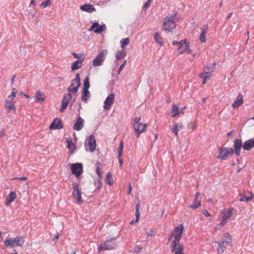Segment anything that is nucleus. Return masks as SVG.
Returning a JSON list of instances; mask_svg holds the SVG:
<instances>
[{
  "instance_id": "nucleus-1",
  "label": "nucleus",
  "mask_w": 254,
  "mask_h": 254,
  "mask_svg": "<svg viewBox=\"0 0 254 254\" xmlns=\"http://www.w3.org/2000/svg\"><path fill=\"white\" fill-rule=\"evenodd\" d=\"M141 118L136 117L133 120V127L135 131V135L138 137L140 134L145 132L146 127V124L140 122Z\"/></svg>"
},
{
  "instance_id": "nucleus-2",
  "label": "nucleus",
  "mask_w": 254,
  "mask_h": 254,
  "mask_svg": "<svg viewBox=\"0 0 254 254\" xmlns=\"http://www.w3.org/2000/svg\"><path fill=\"white\" fill-rule=\"evenodd\" d=\"M24 243L23 238L20 237H16L13 239H6L4 242V246L10 248H14L16 246L21 247Z\"/></svg>"
},
{
  "instance_id": "nucleus-3",
  "label": "nucleus",
  "mask_w": 254,
  "mask_h": 254,
  "mask_svg": "<svg viewBox=\"0 0 254 254\" xmlns=\"http://www.w3.org/2000/svg\"><path fill=\"white\" fill-rule=\"evenodd\" d=\"M116 239L115 238H111L103 243H101L98 248L99 251L102 250H112L114 249L117 245Z\"/></svg>"
},
{
  "instance_id": "nucleus-4",
  "label": "nucleus",
  "mask_w": 254,
  "mask_h": 254,
  "mask_svg": "<svg viewBox=\"0 0 254 254\" xmlns=\"http://www.w3.org/2000/svg\"><path fill=\"white\" fill-rule=\"evenodd\" d=\"M234 150L231 148L221 147L219 149L217 158L221 160H226L233 155Z\"/></svg>"
},
{
  "instance_id": "nucleus-5",
  "label": "nucleus",
  "mask_w": 254,
  "mask_h": 254,
  "mask_svg": "<svg viewBox=\"0 0 254 254\" xmlns=\"http://www.w3.org/2000/svg\"><path fill=\"white\" fill-rule=\"evenodd\" d=\"M80 84L79 74L76 73L75 77L71 80L70 85L67 88V91L70 92L76 93L78 92V87L80 86Z\"/></svg>"
},
{
  "instance_id": "nucleus-6",
  "label": "nucleus",
  "mask_w": 254,
  "mask_h": 254,
  "mask_svg": "<svg viewBox=\"0 0 254 254\" xmlns=\"http://www.w3.org/2000/svg\"><path fill=\"white\" fill-rule=\"evenodd\" d=\"M163 30L167 31H171L176 27V23L173 17H166L163 25Z\"/></svg>"
},
{
  "instance_id": "nucleus-7",
  "label": "nucleus",
  "mask_w": 254,
  "mask_h": 254,
  "mask_svg": "<svg viewBox=\"0 0 254 254\" xmlns=\"http://www.w3.org/2000/svg\"><path fill=\"white\" fill-rule=\"evenodd\" d=\"M72 188L73 189V191L72 192L73 198L76 200L78 203H81L82 202L81 192L79 189V185L76 183H73L72 184Z\"/></svg>"
},
{
  "instance_id": "nucleus-8",
  "label": "nucleus",
  "mask_w": 254,
  "mask_h": 254,
  "mask_svg": "<svg viewBox=\"0 0 254 254\" xmlns=\"http://www.w3.org/2000/svg\"><path fill=\"white\" fill-rule=\"evenodd\" d=\"M107 53V50H102L99 53V54H98V55L94 59L92 64L95 66L102 65V63L105 60V56Z\"/></svg>"
},
{
  "instance_id": "nucleus-9",
  "label": "nucleus",
  "mask_w": 254,
  "mask_h": 254,
  "mask_svg": "<svg viewBox=\"0 0 254 254\" xmlns=\"http://www.w3.org/2000/svg\"><path fill=\"white\" fill-rule=\"evenodd\" d=\"M70 169L72 171V174L78 177L83 173V165L80 163H74L71 165Z\"/></svg>"
},
{
  "instance_id": "nucleus-10",
  "label": "nucleus",
  "mask_w": 254,
  "mask_h": 254,
  "mask_svg": "<svg viewBox=\"0 0 254 254\" xmlns=\"http://www.w3.org/2000/svg\"><path fill=\"white\" fill-rule=\"evenodd\" d=\"M236 213L237 210L236 209L233 207H230L228 210L221 212L220 215L221 216V218L226 222H228L229 219L233 215H235Z\"/></svg>"
},
{
  "instance_id": "nucleus-11",
  "label": "nucleus",
  "mask_w": 254,
  "mask_h": 254,
  "mask_svg": "<svg viewBox=\"0 0 254 254\" xmlns=\"http://www.w3.org/2000/svg\"><path fill=\"white\" fill-rule=\"evenodd\" d=\"M96 140L93 134L90 135L86 140L85 147L88 146L91 152L95 151L96 148Z\"/></svg>"
},
{
  "instance_id": "nucleus-12",
  "label": "nucleus",
  "mask_w": 254,
  "mask_h": 254,
  "mask_svg": "<svg viewBox=\"0 0 254 254\" xmlns=\"http://www.w3.org/2000/svg\"><path fill=\"white\" fill-rule=\"evenodd\" d=\"M171 251L175 253V254H184L183 253V246L176 242V241H173L171 245Z\"/></svg>"
},
{
  "instance_id": "nucleus-13",
  "label": "nucleus",
  "mask_w": 254,
  "mask_h": 254,
  "mask_svg": "<svg viewBox=\"0 0 254 254\" xmlns=\"http://www.w3.org/2000/svg\"><path fill=\"white\" fill-rule=\"evenodd\" d=\"M71 98V95L70 93H67L64 95L62 100V107L60 109V111L62 113H63L66 109Z\"/></svg>"
},
{
  "instance_id": "nucleus-14",
  "label": "nucleus",
  "mask_w": 254,
  "mask_h": 254,
  "mask_svg": "<svg viewBox=\"0 0 254 254\" xmlns=\"http://www.w3.org/2000/svg\"><path fill=\"white\" fill-rule=\"evenodd\" d=\"M184 230V226L182 224L179 225L174 229V241H176V242L179 243L180 241L182 239V236Z\"/></svg>"
},
{
  "instance_id": "nucleus-15",
  "label": "nucleus",
  "mask_w": 254,
  "mask_h": 254,
  "mask_svg": "<svg viewBox=\"0 0 254 254\" xmlns=\"http://www.w3.org/2000/svg\"><path fill=\"white\" fill-rule=\"evenodd\" d=\"M213 71V68L211 66H205L204 68V73H200V76L201 78H203V83H205V81L208 78L210 77Z\"/></svg>"
},
{
  "instance_id": "nucleus-16",
  "label": "nucleus",
  "mask_w": 254,
  "mask_h": 254,
  "mask_svg": "<svg viewBox=\"0 0 254 254\" xmlns=\"http://www.w3.org/2000/svg\"><path fill=\"white\" fill-rule=\"evenodd\" d=\"M115 94L111 93L108 96L104 101V109L109 110L110 109V106L114 102Z\"/></svg>"
},
{
  "instance_id": "nucleus-17",
  "label": "nucleus",
  "mask_w": 254,
  "mask_h": 254,
  "mask_svg": "<svg viewBox=\"0 0 254 254\" xmlns=\"http://www.w3.org/2000/svg\"><path fill=\"white\" fill-rule=\"evenodd\" d=\"M243 145L242 144L241 139L237 138L235 140L234 143V152H235V153L237 156H240L241 149L243 147Z\"/></svg>"
},
{
  "instance_id": "nucleus-18",
  "label": "nucleus",
  "mask_w": 254,
  "mask_h": 254,
  "mask_svg": "<svg viewBox=\"0 0 254 254\" xmlns=\"http://www.w3.org/2000/svg\"><path fill=\"white\" fill-rule=\"evenodd\" d=\"M185 128L182 122L176 123L172 126L171 130L174 133L176 137L179 138V131Z\"/></svg>"
},
{
  "instance_id": "nucleus-19",
  "label": "nucleus",
  "mask_w": 254,
  "mask_h": 254,
  "mask_svg": "<svg viewBox=\"0 0 254 254\" xmlns=\"http://www.w3.org/2000/svg\"><path fill=\"white\" fill-rule=\"evenodd\" d=\"M63 128V124L61 120L56 119L50 126L51 129H61Z\"/></svg>"
},
{
  "instance_id": "nucleus-20",
  "label": "nucleus",
  "mask_w": 254,
  "mask_h": 254,
  "mask_svg": "<svg viewBox=\"0 0 254 254\" xmlns=\"http://www.w3.org/2000/svg\"><path fill=\"white\" fill-rule=\"evenodd\" d=\"M83 123V119L80 116H78L75 123L73 126V129L77 131L80 130L84 126Z\"/></svg>"
},
{
  "instance_id": "nucleus-21",
  "label": "nucleus",
  "mask_w": 254,
  "mask_h": 254,
  "mask_svg": "<svg viewBox=\"0 0 254 254\" xmlns=\"http://www.w3.org/2000/svg\"><path fill=\"white\" fill-rule=\"evenodd\" d=\"M254 147V138H251L245 141L243 148L245 150H250Z\"/></svg>"
},
{
  "instance_id": "nucleus-22",
  "label": "nucleus",
  "mask_w": 254,
  "mask_h": 254,
  "mask_svg": "<svg viewBox=\"0 0 254 254\" xmlns=\"http://www.w3.org/2000/svg\"><path fill=\"white\" fill-rule=\"evenodd\" d=\"M187 47H188V45L186 43V40H181V41H180V44L178 46V52L180 54H182L184 52L187 50Z\"/></svg>"
},
{
  "instance_id": "nucleus-23",
  "label": "nucleus",
  "mask_w": 254,
  "mask_h": 254,
  "mask_svg": "<svg viewBox=\"0 0 254 254\" xmlns=\"http://www.w3.org/2000/svg\"><path fill=\"white\" fill-rule=\"evenodd\" d=\"M16 197V193L14 191H10L6 198L5 204L6 205H8L9 204H10L12 202L14 201Z\"/></svg>"
},
{
  "instance_id": "nucleus-24",
  "label": "nucleus",
  "mask_w": 254,
  "mask_h": 254,
  "mask_svg": "<svg viewBox=\"0 0 254 254\" xmlns=\"http://www.w3.org/2000/svg\"><path fill=\"white\" fill-rule=\"evenodd\" d=\"M80 9L84 11L92 13L96 10L95 7L92 4H84L80 6Z\"/></svg>"
},
{
  "instance_id": "nucleus-25",
  "label": "nucleus",
  "mask_w": 254,
  "mask_h": 254,
  "mask_svg": "<svg viewBox=\"0 0 254 254\" xmlns=\"http://www.w3.org/2000/svg\"><path fill=\"white\" fill-rule=\"evenodd\" d=\"M5 106L6 108H8L10 110L13 111L16 110L14 100L6 99Z\"/></svg>"
},
{
  "instance_id": "nucleus-26",
  "label": "nucleus",
  "mask_w": 254,
  "mask_h": 254,
  "mask_svg": "<svg viewBox=\"0 0 254 254\" xmlns=\"http://www.w3.org/2000/svg\"><path fill=\"white\" fill-rule=\"evenodd\" d=\"M216 243L218 245V249H217V253L218 254H223L226 249L225 244V241H219L216 242Z\"/></svg>"
},
{
  "instance_id": "nucleus-27",
  "label": "nucleus",
  "mask_w": 254,
  "mask_h": 254,
  "mask_svg": "<svg viewBox=\"0 0 254 254\" xmlns=\"http://www.w3.org/2000/svg\"><path fill=\"white\" fill-rule=\"evenodd\" d=\"M243 95L241 94H239L236 101L232 105L233 107L238 108L243 103Z\"/></svg>"
},
{
  "instance_id": "nucleus-28",
  "label": "nucleus",
  "mask_w": 254,
  "mask_h": 254,
  "mask_svg": "<svg viewBox=\"0 0 254 254\" xmlns=\"http://www.w3.org/2000/svg\"><path fill=\"white\" fill-rule=\"evenodd\" d=\"M82 65V62L78 60L74 61L71 65V69L72 70H77L80 68Z\"/></svg>"
},
{
  "instance_id": "nucleus-29",
  "label": "nucleus",
  "mask_w": 254,
  "mask_h": 254,
  "mask_svg": "<svg viewBox=\"0 0 254 254\" xmlns=\"http://www.w3.org/2000/svg\"><path fill=\"white\" fill-rule=\"evenodd\" d=\"M202 30L200 35H199V40L202 43H205L206 42L205 35L207 33V31L206 28H201Z\"/></svg>"
},
{
  "instance_id": "nucleus-30",
  "label": "nucleus",
  "mask_w": 254,
  "mask_h": 254,
  "mask_svg": "<svg viewBox=\"0 0 254 254\" xmlns=\"http://www.w3.org/2000/svg\"><path fill=\"white\" fill-rule=\"evenodd\" d=\"M90 94L88 90L83 89L82 96H81L82 100L83 102H84L85 103L87 102V98L89 97L90 96Z\"/></svg>"
},
{
  "instance_id": "nucleus-31",
  "label": "nucleus",
  "mask_w": 254,
  "mask_h": 254,
  "mask_svg": "<svg viewBox=\"0 0 254 254\" xmlns=\"http://www.w3.org/2000/svg\"><path fill=\"white\" fill-rule=\"evenodd\" d=\"M154 39L156 43H158L160 46H163V40L162 37L160 36L159 33L156 32L154 34Z\"/></svg>"
},
{
  "instance_id": "nucleus-32",
  "label": "nucleus",
  "mask_w": 254,
  "mask_h": 254,
  "mask_svg": "<svg viewBox=\"0 0 254 254\" xmlns=\"http://www.w3.org/2000/svg\"><path fill=\"white\" fill-rule=\"evenodd\" d=\"M126 55V52L124 50H121L117 52L116 54V58L117 60H121L123 59Z\"/></svg>"
},
{
  "instance_id": "nucleus-33",
  "label": "nucleus",
  "mask_w": 254,
  "mask_h": 254,
  "mask_svg": "<svg viewBox=\"0 0 254 254\" xmlns=\"http://www.w3.org/2000/svg\"><path fill=\"white\" fill-rule=\"evenodd\" d=\"M44 95V93L40 91H38L36 93V98L37 101H44L45 99L42 96Z\"/></svg>"
},
{
  "instance_id": "nucleus-34",
  "label": "nucleus",
  "mask_w": 254,
  "mask_h": 254,
  "mask_svg": "<svg viewBox=\"0 0 254 254\" xmlns=\"http://www.w3.org/2000/svg\"><path fill=\"white\" fill-rule=\"evenodd\" d=\"M201 205V200H194L192 204L190 205V207L195 209L198 208Z\"/></svg>"
},
{
  "instance_id": "nucleus-35",
  "label": "nucleus",
  "mask_w": 254,
  "mask_h": 254,
  "mask_svg": "<svg viewBox=\"0 0 254 254\" xmlns=\"http://www.w3.org/2000/svg\"><path fill=\"white\" fill-rule=\"evenodd\" d=\"M171 111L172 113H174V114L172 115V117H174L179 114V108L177 106L173 104L172 107Z\"/></svg>"
},
{
  "instance_id": "nucleus-36",
  "label": "nucleus",
  "mask_w": 254,
  "mask_h": 254,
  "mask_svg": "<svg viewBox=\"0 0 254 254\" xmlns=\"http://www.w3.org/2000/svg\"><path fill=\"white\" fill-rule=\"evenodd\" d=\"M90 87V83H89V78L87 76L85 77L84 81V87L83 89H87L88 90V88Z\"/></svg>"
},
{
  "instance_id": "nucleus-37",
  "label": "nucleus",
  "mask_w": 254,
  "mask_h": 254,
  "mask_svg": "<svg viewBox=\"0 0 254 254\" xmlns=\"http://www.w3.org/2000/svg\"><path fill=\"white\" fill-rule=\"evenodd\" d=\"M139 208H140V204L139 203H137L135 207V217H136V221L135 222H136L138 221L139 218Z\"/></svg>"
},
{
  "instance_id": "nucleus-38",
  "label": "nucleus",
  "mask_w": 254,
  "mask_h": 254,
  "mask_svg": "<svg viewBox=\"0 0 254 254\" xmlns=\"http://www.w3.org/2000/svg\"><path fill=\"white\" fill-rule=\"evenodd\" d=\"M123 148H124V143H123V141H121L120 143L119 147L118 148V150L119 158H121V157L122 156Z\"/></svg>"
},
{
  "instance_id": "nucleus-39",
  "label": "nucleus",
  "mask_w": 254,
  "mask_h": 254,
  "mask_svg": "<svg viewBox=\"0 0 254 254\" xmlns=\"http://www.w3.org/2000/svg\"><path fill=\"white\" fill-rule=\"evenodd\" d=\"M105 27V25L103 24L101 26H99L96 29L94 30L95 33H101L104 30V28Z\"/></svg>"
},
{
  "instance_id": "nucleus-40",
  "label": "nucleus",
  "mask_w": 254,
  "mask_h": 254,
  "mask_svg": "<svg viewBox=\"0 0 254 254\" xmlns=\"http://www.w3.org/2000/svg\"><path fill=\"white\" fill-rule=\"evenodd\" d=\"M66 142L67 143V147L69 148V149H72V148H74V144L71 139H67L66 140Z\"/></svg>"
},
{
  "instance_id": "nucleus-41",
  "label": "nucleus",
  "mask_w": 254,
  "mask_h": 254,
  "mask_svg": "<svg viewBox=\"0 0 254 254\" xmlns=\"http://www.w3.org/2000/svg\"><path fill=\"white\" fill-rule=\"evenodd\" d=\"M111 179H112V175L110 173L108 172L106 175V183L110 186L113 185V184L111 182Z\"/></svg>"
},
{
  "instance_id": "nucleus-42",
  "label": "nucleus",
  "mask_w": 254,
  "mask_h": 254,
  "mask_svg": "<svg viewBox=\"0 0 254 254\" xmlns=\"http://www.w3.org/2000/svg\"><path fill=\"white\" fill-rule=\"evenodd\" d=\"M252 199V196H246L245 195H243L240 198V201H249Z\"/></svg>"
},
{
  "instance_id": "nucleus-43",
  "label": "nucleus",
  "mask_w": 254,
  "mask_h": 254,
  "mask_svg": "<svg viewBox=\"0 0 254 254\" xmlns=\"http://www.w3.org/2000/svg\"><path fill=\"white\" fill-rule=\"evenodd\" d=\"M187 127L191 131H193L196 127L194 123L191 122L188 123Z\"/></svg>"
},
{
  "instance_id": "nucleus-44",
  "label": "nucleus",
  "mask_w": 254,
  "mask_h": 254,
  "mask_svg": "<svg viewBox=\"0 0 254 254\" xmlns=\"http://www.w3.org/2000/svg\"><path fill=\"white\" fill-rule=\"evenodd\" d=\"M121 42L122 43L121 47H122V48H123L125 45H128L129 44V38H126L123 39L121 41Z\"/></svg>"
},
{
  "instance_id": "nucleus-45",
  "label": "nucleus",
  "mask_w": 254,
  "mask_h": 254,
  "mask_svg": "<svg viewBox=\"0 0 254 254\" xmlns=\"http://www.w3.org/2000/svg\"><path fill=\"white\" fill-rule=\"evenodd\" d=\"M50 4V0H46L45 1H43L40 4L41 6L43 8L46 7V6L49 5Z\"/></svg>"
},
{
  "instance_id": "nucleus-46",
  "label": "nucleus",
  "mask_w": 254,
  "mask_h": 254,
  "mask_svg": "<svg viewBox=\"0 0 254 254\" xmlns=\"http://www.w3.org/2000/svg\"><path fill=\"white\" fill-rule=\"evenodd\" d=\"M151 1H152V0H147V1L143 5V8H145V9L148 8L150 5Z\"/></svg>"
},
{
  "instance_id": "nucleus-47",
  "label": "nucleus",
  "mask_w": 254,
  "mask_h": 254,
  "mask_svg": "<svg viewBox=\"0 0 254 254\" xmlns=\"http://www.w3.org/2000/svg\"><path fill=\"white\" fill-rule=\"evenodd\" d=\"M227 222H226V221H225L224 219H223L222 218L221 219V222L220 223L218 224V227H219V229H221V228H222L224 225L227 223Z\"/></svg>"
},
{
  "instance_id": "nucleus-48",
  "label": "nucleus",
  "mask_w": 254,
  "mask_h": 254,
  "mask_svg": "<svg viewBox=\"0 0 254 254\" xmlns=\"http://www.w3.org/2000/svg\"><path fill=\"white\" fill-rule=\"evenodd\" d=\"M202 213L206 217H208V216H211L209 212L208 211H207L206 209L202 210Z\"/></svg>"
},
{
  "instance_id": "nucleus-49",
  "label": "nucleus",
  "mask_w": 254,
  "mask_h": 254,
  "mask_svg": "<svg viewBox=\"0 0 254 254\" xmlns=\"http://www.w3.org/2000/svg\"><path fill=\"white\" fill-rule=\"evenodd\" d=\"M15 97H16V93L11 92V95L8 96V98H10V100H14Z\"/></svg>"
},
{
  "instance_id": "nucleus-50",
  "label": "nucleus",
  "mask_w": 254,
  "mask_h": 254,
  "mask_svg": "<svg viewBox=\"0 0 254 254\" xmlns=\"http://www.w3.org/2000/svg\"><path fill=\"white\" fill-rule=\"evenodd\" d=\"M27 179V177H15L13 179V180H18L20 181H25Z\"/></svg>"
},
{
  "instance_id": "nucleus-51",
  "label": "nucleus",
  "mask_w": 254,
  "mask_h": 254,
  "mask_svg": "<svg viewBox=\"0 0 254 254\" xmlns=\"http://www.w3.org/2000/svg\"><path fill=\"white\" fill-rule=\"evenodd\" d=\"M200 195V193L199 192H196L195 194V200H200V199L199 198V196Z\"/></svg>"
},
{
  "instance_id": "nucleus-52",
  "label": "nucleus",
  "mask_w": 254,
  "mask_h": 254,
  "mask_svg": "<svg viewBox=\"0 0 254 254\" xmlns=\"http://www.w3.org/2000/svg\"><path fill=\"white\" fill-rule=\"evenodd\" d=\"M96 173L99 177H101V174L100 171L99 167H97L96 169Z\"/></svg>"
},
{
  "instance_id": "nucleus-53",
  "label": "nucleus",
  "mask_w": 254,
  "mask_h": 254,
  "mask_svg": "<svg viewBox=\"0 0 254 254\" xmlns=\"http://www.w3.org/2000/svg\"><path fill=\"white\" fill-rule=\"evenodd\" d=\"M92 28H97L99 26V24L98 22H94L92 24Z\"/></svg>"
},
{
  "instance_id": "nucleus-54",
  "label": "nucleus",
  "mask_w": 254,
  "mask_h": 254,
  "mask_svg": "<svg viewBox=\"0 0 254 254\" xmlns=\"http://www.w3.org/2000/svg\"><path fill=\"white\" fill-rule=\"evenodd\" d=\"M126 60L124 61V63L121 64L120 66V70H122L124 67H125V65H126Z\"/></svg>"
},
{
  "instance_id": "nucleus-55",
  "label": "nucleus",
  "mask_w": 254,
  "mask_h": 254,
  "mask_svg": "<svg viewBox=\"0 0 254 254\" xmlns=\"http://www.w3.org/2000/svg\"><path fill=\"white\" fill-rule=\"evenodd\" d=\"M224 236H225V237L226 238H228V239H229L230 240H231V235H230L229 234H228V233H225V234H224Z\"/></svg>"
},
{
  "instance_id": "nucleus-56",
  "label": "nucleus",
  "mask_w": 254,
  "mask_h": 254,
  "mask_svg": "<svg viewBox=\"0 0 254 254\" xmlns=\"http://www.w3.org/2000/svg\"><path fill=\"white\" fill-rule=\"evenodd\" d=\"M147 234L148 236H153V231L152 230L148 231Z\"/></svg>"
},
{
  "instance_id": "nucleus-57",
  "label": "nucleus",
  "mask_w": 254,
  "mask_h": 254,
  "mask_svg": "<svg viewBox=\"0 0 254 254\" xmlns=\"http://www.w3.org/2000/svg\"><path fill=\"white\" fill-rule=\"evenodd\" d=\"M179 44H180V42H177L176 41H173L172 42V44L174 46L177 45V46H179Z\"/></svg>"
},
{
  "instance_id": "nucleus-58",
  "label": "nucleus",
  "mask_w": 254,
  "mask_h": 254,
  "mask_svg": "<svg viewBox=\"0 0 254 254\" xmlns=\"http://www.w3.org/2000/svg\"><path fill=\"white\" fill-rule=\"evenodd\" d=\"M223 241H225V243H226L227 245L231 246V240H230V241L224 240Z\"/></svg>"
},
{
  "instance_id": "nucleus-59",
  "label": "nucleus",
  "mask_w": 254,
  "mask_h": 254,
  "mask_svg": "<svg viewBox=\"0 0 254 254\" xmlns=\"http://www.w3.org/2000/svg\"><path fill=\"white\" fill-rule=\"evenodd\" d=\"M15 77H16L15 75H14L12 77V78H11V84H13V83H14V80H15Z\"/></svg>"
},
{
  "instance_id": "nucleus-60",
  "label": "nucleus",
  "mask_w": 254,
  "mask_h": 254,
  "mask_svg": "<svg viewBox=\"0 0 254 254\" xmlns=\"http://www.w3.org/2000/svg\"><path fill=\"white\" fill-rule=\"evenodd\" d=\"M233 132V130H232V131H230V132H228V133L227 134V137L228 138H229V137H230V136H231V135H232V134Z\"/></svg>"
},
{
  "instance_id": "nucleus-61",
  "label": "nucleus",
  "mask_w": 254,
  "mask_h": 254,
  "mask_svg": "<svg viewBox=\"0 0 254 254\" xmlns=\"http://www.w3.org/2000/svg\"><path fill=\"white\" fill-rule=\"evenodd\" d=\"M188 53H189V54H192V50H190V49H188L187 48V50L186 51Z\"/></svg>"
},
{
  "instance_id": "nucleus-62",
  "label": "nucleus",
  "mask_w": 254,
  "mask_h": 254,
  "mask_svg": "<svg viewBox=\"0 0 254 254\" xmlns=\"http://www.w3.org/2000/svg\"><path fill=\"white\" fill-rule=\"evenodd\" d=\"M72 55L74 56V58H75V59H78L79 58L78 55L75 53H73Z\"/></svg>"
},
{
  "instance_id": "nucleus-63",
  "label": "nucleus",
  "mask_w": 254,
  "mask_h": 254,
  "mask_svg": "<svg viewBox=\"0 0 254 254\" xmlns=\"http://www.w3.org/2000/svg\"><path fill=\"white\" fill-rule=\"evenodd\" d=\"M31 4L35 5L36 4L35 0H31L30 2Z\"/></svg>"
},
{
  "instance_id": "nucleus-64",
  "label": "nucleus",
  "mask_w": 254,
  "mask_h": 254,
  "mask_svg": "<svg viewBox=\"0 0 254 254\" xmlns=\"http://www.w3.org/2000/svg\"><path fill=\"white\" fill-rule=\"evenodd\" d=\"M75 253L73 251H71L67 253V254H75Z\"/></svg>"
}]
</instances>
